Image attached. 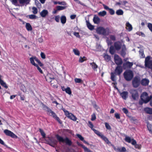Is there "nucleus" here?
Listing matches in <instances>:
<instances>
[{"mask_svg": "<svg viewBox=\"0 0 152 152\" xmlns=\"http://www.w3.org/2000/svg\"><path fill=\"white\" fill-rule=\"evenodd\" d=\"M109 11V12L111 15H113L115 13L114 11L112 9H110L108 10Z\"/></svg>", "mask_w": 152, "mask_h": 152, "instance_id": "obj_57", "label": "nucleus"}, {"mask_svg": "<svg viewBox=\"0 0 152 152\" xmlns=\"http://www.w3.org/2000/svg\"><path fill=\"white\" fill-rule=\"evenodd\" d=\"M76 136L81 140L82 141H83L84 140V138L81 135L79 134H77Z\"/></svg>", "mask_w": 152, "mask_h": 152, "instance_id": "obj_52", "label": "nucleus"}, {"mask_svg": "<svg viewBox=\"0 0 152 152\" xmlns=\"http://www.w3.org/2000/svg\"><path fill=\"white\" fill-rule=\"evenodd\" d=\"M37 69L39 70V72L41 74H42L43 73V71H42V70L41 69V68H40L38 65H37L36 66Z\"/></svg>", "mask_w": 152, "mask_h": 152, "instance_id": "obj_60", "label": "nucleus"}, {"mask_svg": "<svg viewBox=\"0 0 152 152\" xmlns=\"http://www.w3.org/2000/svg\"><path fill=\"white\" fill-rule=\"evenodd\" d=\"M114 45L115 49L118 51L119 50L122 46L121 43L119 42H115Z\"/></svg>", "mask_w": 152, "mask_h": 152, "instance_id": "obj_15", "label": "nucleus"}, {"mask_svg": "<svg viewBox=\"0 0 152 152\" xmlns=\"http://www.w3.org/2000/svg\"><path fill=\"white\" fill-rule=\"evenodd\" d=\"M65 91L66 93L68 94L69 95H70L72 94V91L71 90L70 88L69 87H67L66 88V90Z\"/></svg>", "mask_w": 152, "mask_h": 152, "instance_id": "obj_39", "label": "nucleus"}, {"mask_svg": "<svg viewBox=\"0 0 152 152\" xmlns=\"http://www.w3.org/2000/svg\"><path fill=\"white\" fill-rule=\"evenodd\" d=\"M0 143L1 144L4 145V146L6 147H7V146L5 145L4 142L0 138Z\"/></svg>", "mask_w": 152, "mask_h": 152, "instance_id": "obj_64", "label": "nucleus"}, {"mask_svg": "<svg viewBox=\"0 0 152 152\" xmlns=\"http://www.w3.org/2000/svg\"><path fill=\"white\" fill-rule=\"evenodd\" d=\"M73 51L75 55L77 56H79L80 53L77 50L74 49L73 50Z\"/></svg>", "mask_w": 152, "mask_h": 152, "instance_id": "obj_53", "label": "nucleus"}, {"mask_svg": "<svg viewBox=\"0 0 152 152\" xmlns=\"http://www.w3.org/2000/svg\"><path fill=\"white\" fill-rule=\"evenodd\" d=\"M133 65V63L132 62L127 61L123 64V67L125 69H129L131 68Z\"/></svg>", "mask_w": 152, "mask_h": 152, "instance_id": "obj_13", "label": "nucleus"}, {"mask_svg": "<svg viewBox=\"0 0 152 152\" xmlns=\"http://www.w3.org/2000/svg\"><path fill=\"white\" fill-rule=\"evenodd\" d=\"M123 72V68L121 66H117L114 72L115 75H120Z\"/></svg>", "mask_w": 152, "mask_h": 152, "instance_id": "obj_11", "label": "nucleus"}, {"mask_svg": "<svg viewBox=\"0 0 152 152\" xmlns=\"http://www.w3.org/2000/svg\"><path fill=\"white\" fill-rule=\"evenodd\" d=\"M116 13L118 15H123L124 12L121 10H119L116 11Z\"/></svg>", "mask_w": 152, "mask_h": 152, "instance_id": "obj_40", "label": "nucleus"}, {"mask_svg": "<svg viewBox=\"0 0 152 152\" xmlns=\"http://www.w3.org/2000/svg\"><path fill=\"white\" fill-rule=\"evenodd\" d=\"M48 11L46 10H44L40 12V15L43 18H45L48 14Z\"/></svg>", "mask_w": 152, "mask_h": 152, "instance_id": "obj_22", "label": "nucleus"}, {"mask_svg": "<svg viewBox=\"0 0 152 152\" xmlns=\"http://www.w3.org/2000/svg\"><path fill=\"white\" fill-rule=\"evenodd\" d=\"M152 98V96L151 95L148 96V93L146 92H143L141 96V100L143 101L145 103H147Z\"/></svg>", "mask_w": 152, "mask_h": 152, "instance_id": "obj_3", "label": "nucleus"}, {"mask_svg": "<svg viewBox=\"0 0 152 152\" xmlns=\"http://www.w3.org/2000/svg\"><path fill=\"white\" fill-rule=\"evenodd\" d=\"M144 110L147 114H152V108L149 107H146L144 108Z\"/></svg>", "mask_w": 152, "mask_h": 152, "instance_id": "obj_26", "label": "nucleus"}, {"mask_svg": "<svg viewBox=\"0 0 152 152\" xmlns=\"http://www.w3.org/2000/svg\"><path fill=\"white\" fill-rule=\"evenodd\" d=\"M50 78L51 80L50 82L51 85L54 87H56V85H55L54 83L55 82L56 83V80H55L54 78L53 77L52 78Z\"/></svg>", "mask_w": 152, "mask_h": 152, "instance_id": "obj_33", "label": "nucleus"}, {"mask_svg": "<svg viewBox=\"0 0 152 152\" xmlns=\"http://www.w3.org/2000/svg\"><path fill=\"white\" fill-rule=\"evenodd\" d=\"M34 59L35 61L38 63L40 66H43V64L41 63V62L37 58H34Z\"/></svg>", "mask_w": 152, "mask_h": 152, "instance_id": "obj_51", "label": "nucleus"}, {"mask_svg": "<svg viewBox=\"0 0 152 152\" xmlns=\"http://www.w3.org/2000/svg\"><path fill=\"white\" fill-rule=\"evenodd\" d=\"M122 110L123 112L126 114H127L128 113V111L126 108H123Z\"/></svg>", "mask_w": 152, "mask_h": 152, "instance_id": "obj_58", "label": "nucleus"}, {"mask_svg": "<svg viewBox=\"0 0 152 152\" xmlns=\"http://www.w3.org/2000/svg\"><path fill=\"white\" fill-rule=\"evenodd\" d=\"M93 20L94 23L95 24H98L100 22V18L96 15H94Z\"/></svg>", "mask_w": 152, "mask_h": 152, "instance_id": "obj_24", "label": "nucleus"}, {"mask_svg": "<svg viewBox=\"0 0 152 152\" xmlns=\"http://www.w3.org/2000/svg\"><path fill=\"white\" fill-rule=\"evenodd\" d=\"M109 29L107 28L105 29L102 27H99L96 29L97 33L99 34H102L103 35L107 34L108 33Z\"/></svg>", "mask_w": 152, "mask_h": 152, "instance_id": "obj_6", "label": "nucleus"}, {"mask_svg": "<svg viewBox=\"0 0 152 152\" xmlns=\"http://www.w3.org/2000/svg\"><path fill=\"white\" fill-rule=\"evenodd\" d=\"M4 133L7 136L11 137L12 138L16 139L18 136L10 130L8 129H5L4 131Z\"/></svg>", "mask_w": 152, "mask_h": 152, "instance_id": "obj_10", "label": "nucleus"}, {"mask_svg": "<svg viewBox=\"0 0 152 152\" xmlns=\"http://www.w3.org/2000/svg\"><path fill=\"white\" fill-rule=\"evenodd\" d=\"M115 117L117 119H120L121 118L120 114L118 113H115Z\"/></svg>", "mask_w": 152, "mask_h": 152, "instance_id": "obj_55", "label": "nucleus"}, {"mask_svg": "<svg viewBox=\"0 0 152 152\" xmlns=\"http://www.w3.org/2000/svg\"><path fill=\"white\" fill-rule=\"evenodd\" d=\"M141 79L138 76H135L132 81V85L133 87L135 88H137L141 83Z\"/></svg>", "mask_w": 152, "mask_h": 152, "instance_id": "obj_5", "label": "nucleus"}, {"mask_svg": "<svg viewBox=\"0 0 152 152\" xmlns=\"http://www.w3.org/2000/svg\"><path fill=\"white\" fill-rule=\"evenodd\" d=\"M126 28L129 31H130L132 29V25L128 22H127L126 24Z\"/></svg>", "mask_w": 152, "mask_h": 152, "instance_id": "obj_25", "label": "nucleus"}, {"mask_svg": "<svg viewBox=\"0 0 152 152\" xmlns=\"http://www.w3.org/2000/svg\"><path fill=\"white\" fill-rule=\"evenodd\" d=\"M151 58H145V64L146 66L151 69L152 68V61L150 60Z\"/></svg>", "mask_w": 152, "mask_h": 152, "instance_id": "obj_12", "label": "nucleus"}, {"mask_svg": "<svg viewBox=\"0 0 152 152\" xmlns=\"http://www.w3.org/2000/svg\"><path fill=\"white\" fill-rule=\"evenodd\" d=\"M87 60L86 58H80L79 61L80 62L82 63L86 61Z\"/></svg>", "mask_w": 152, "mask_h": 152, "instance_id": "obj_54", "label": "nucleus"}, {"mask_svg": "<svg viewBox=\"0 0 152 152\" xmlns=\"http://www.w3.org/2000/svg\"><path fill=\"white\" fill-rule=\"evenodd\" d=\"M77 144L79 146H80L84 149L85 152H93L91 150L88 149L86 147L80 143L78 142H77Z\"/></svg>", "mask_w": 152, "mask_h": 152, "instance_id": "obj_20", "label": "nucleus"}, {"mask_svg": "<svg viewBox=\"0 0 152 152\" xmlns=\"http://www.w3.org/2000/svg\"><path fill=\"white\" fill-rule=\"evenodd\" d=\"M26 27L27 30L28 31H31L32 30V27L29 23H26Z\"/></svg>", "mask_w": 152, "mask_h": 152, "instance_id": "obj_32", "label": "nucleus"}, {"mask_svg": "<svg viewBox=\"0 0 152 152\" xmlns=\"http://www.w3.org/2000/svg\"><path fill=\"white\" fill-rule=\"evenodd\" d=\"M63 110L64 113L65 115L68 118L74 121H76L77 120V118L72 113H69L68 111L64 109H63Z\"/></svg>", "mask_w": 152, "mask_h": 152, "instance_id": "obj_7", "label": "nucleus"}, {"mask_svg": "<svg viewBox=\"0 0 152 152\" xmlns=\"http://www.w3.org/2000/svg\"><path fill=\"white\" fill-rule=\"evenodd\" d=\"M61 22L63 24L65 23L66 21V17L65 16H62L61 18Z\"/></svg>", "mask_w": 152, "mask_h": 152, "instance_id": "obj_34", "label": "nucleus"}, {"mask_svg": "<svg viewBox=\"0 0 152 152\" xmlns=\"http://www.w3.org/2000/svg\"><path fill=\"white\" fill-rule=\"evenodd\" d=\"M55 20L57 22H59L60 16L59 15L56 16L55 17Z\"/></svg>", "mask_w": 152, "mask_h": 152, "instance_id": "obj_61", "label": "nucleus"}, {"mask_svg": "<svg viewBox=\"0 0 152 152\" xmlns=\"http://www.w3.org/2000/svg\"><path fill=\"white\" fill-rule=\"evenodd\" d=\"M95 134H97L99 137L101 138L103 135L99 131L96 130L95 129H93Z\"/></svg>", "mask_w": 152, "mask_h": 152, "instance_id": "obj_30", "label": "nucleus"}, {"mask_svg": "<svg viewBox=\"0 0 152 152\" xmlns=\"http://www.w3.org/2000/svg\"><path fill=\"white\" fill-rule=\"evenodd\" d=\"M124 79L127 81H131L134 77V73L130 69L126 70L123 73Z\"/></svg>", "mask_w": 152, "mask_h": 152, "instance_id": "obj_2", "label": "nucleus"}, {"mask_svg": "<svg viewBox=\"0 0 152 152\" xmlns=\"http://www.w3.org/2000/svg\"><path fill=\"white\" fill-rule=\"evenodd\" d=\"M0 84L3 87L5 88L6 89L8 88V87L6 83L4 82L3 80L0 82Z\"/></svg>", "mask_w": 152, "mask_h": 152, "instance_id": "obj_43", "label": "nucleus"}, {"mask_svg": "<svg viewBox=\"0 0 152 152\" xmlns=\"http://www.w3.org/2000/svg\"><path fill=\"white\" fill-rule=\"evenodd\" d=\"M75 82L76 83H81L83 82V81L80 78H75Z\"/></svg>", "mask_w": 152, "mask_h": 152, "instance_id": "obj_44", "label": "nucleus"}, {"mask_svg": "<svg viewBox=\"0 0 152 152\" xmlns=\"http://www.w3.org/2000/svg\"><path fill=\"white\" fill-rule=\"evenodd\" d=\"M90 65L91 66L92 68L94 71H97V69L98 68V66L94 62L91 63H90Z\"/></svg>", "mask_w": 152, "mask_h": 152, "instance_id": "obj_27", "label": "nucleus"}, {"mask_svg": "<svg viewBox=\"0 0 152 152\" xmlns=\"http://www.w3.org/2000/svg\"><path fill=\"white\" fill-rule=\"evenodd\" d=\"M58 4H59L62 5H65L66 4V3L64 2V1H62V2H58Z\"/></svg>", "mask_w": 152, "mask_h": 152, "instance_id": "obj_62", "label": "nucleus"}, {"mask_svg": "<svg viewBox=\"0 0 152 152\" xmlns=\"http://www.w3.org/2000/svg\"><path fill=\"white\" fill-rule=\"evenodd\" d=\"M49 141H47V143L51 146L54 147L58 143V142L56 140L54 139L53 137H47Z\"/></svg>", "mask_w": 152, "mask_h": 152, "instance_id": "obj_8", "label": "nucleus"}, {"mask_svg": "<svg viewBox=\"0 0 152 152\" xmlns=\"http://www.w3.org/2000/svg\"><path fill=\"white\" fill-rule=\"evenodd\" d=\"M114 74H115V73L113 72L111 73V79L113 81L116 82V79L115 78V76Z\"/></svg>", "mask_w": 152, "mask_h": 152, "instance_id": "obj_37", "label": "nucleus"}, {"mask_svg": "<svg viewBox=\"0 0 152 152\" xmlns=\"http://www.w3.org/2000/svg\"><path fill=\"white\" fill-rule=\"evenodd\" d=\"M149 81V80L146 79H143L141 82V83L142 86H146L148 84Z\"/></svg>", "mask_w": 152, "mask_h": 152, "instance_id": "obj_21", "label": "nucleus"}, {"mask_svg": "<svg viewBox=\"0 0 152 152\" xmlns=\"http://www.w3.org/2000/svg\"><path fill=\"white\" fill-rule=\"evenodd\" d=\"M118 92L120 93V96L123 99L126 100L128 98V92L124 91L121 93L120 91H119Z\"/></svg>", "mask_w": 152, "mask_h": 152, "instance_id": "obj_14", "label": "nucleus"}, {"mask_svg": "<svg viewBox=\"0 0 152 152\" xmlns=\"http://www.w3.org/2000/svg\"><path fill=\"white\" fill-rule=\"evenodd\" d=\"M131 144L132 145L134 146V147L140 150L141 148V145L140 144H137L136 141L135 140H133V141L132 142Z\"/></svg>", "mask_w": 152, "mask_h": 152, "instance_id": "obj_18", "label": "nucleus"}, {"mask_svg": "<svg viewBox=\"0 0 152 152\" xmlns=\"http://www.w3.org/2000/svg\"><path fill=\"white\" fill-rule=\"evenodd\" d=\"M114 61L116 65L120 66L123 63V61L121 58H114Z\"/></svg>", "mask_w": 152, "mask_h": 152, "instance_id": "obj_16", "label": "nucleus"}, {"mask_svg": "<svg viewBox=\"0 0 152 152\" xmlns=\"http://www.w3.org/2000/svg\"><path fill=\"white\" fill-rule=\"evenodd\" d=\"M74 34L78 38H80V36L79 35V34L78 32H74Z\"/></svg>", "mask_w": 152, "mask_h": 152, "instance_id": "obj_63", "label": "nucleus"}, {"mask_svg": "<svg viewBox=\"0 0 152 152\" xmlns=\"http://www.w3.org/2000/svg\"><path fill=\"white\" fill-rule=\"evenodd\" d=\"M88 126L89 127H90L91 129L93 130V129H94L93 128L94 127V125L93 124H92V122L90 121H88Z\"/></svg>", "mask_w": 152, "mask_h": 152, "instance_id": "obj_48", "label": "nucleus"}, {"mask_svg": "<svg viewBox=\"0 0 152 152\" xmlns=\"http://www.w3.org/2000/svg\"><path fill=\"white\" fill-rule=\"evenodd\" d=\"M48 109L47 111L49 113V114L50 115L52 116L55 120H56L60 124L62 123V121L59 119V118L58 117L55 113L49 107H47Z\"/></svg>", "mask_w": 152, "mask_h": 152, "instance_id": "obj_4", "label": "nucleus"}, {"mask_svg": "<svg viewBox=\"0 0 152 152\" xmlns=\"http://www.w3.org/2000/svg\"><path fill=\"white\" fill-rule=\"evenodd\" d=\"M39 131L42 136V138H45L46 137V134L43 130L42 129H39Z\"/></svg>", "mask_w": 152, "mask_h": 152, "instance_id": "obj_36", "label": "nucleus"}, {"mask_svg": "<svg viewBox=\"0 0 152 152\" xmlns=\"http://www.w3.org/2000/svg\"><path fill=\"white\" fill-rule=\"evenodd\" d=\"M50 99L53 101L52 103L53 104H56V105H58L59 104V103H58L56 101L54 100V97L51 95H50Z\"/></svg>", "mask_w": 152, "mask_h": 152, "instance_id": "obj_41", "label": "nucleus"}, {"mask_svg": "<svg viewBox=\"0 0 152 152\" xmlns=\"http://www.w3.org/2000/svg\"><path fill=\"white\" fill-rule=\"evenodd\" d=\"M125 140L129 143H132L133 141V140H134L133 138L131 139V138L128 136H126L125 139Z\"/></svg>", "mask_w": 152, "mask_h": 152, "instance_id": "obj_29", "label": "nucleus"}, {"mask_svg": "<svg viewBox=\"0 0 152 152\" xmlns=\"http://www.w3.org/2000/svg\"><path fill=\"white\" fill-rule=\"evenodd\" d=\"M30 0H19V3L22 5H26L29 3Z\"/></svg>", "mask_w": 152, "mask_h": 152, "instance_id": "obj_23", "label": "nucleus"}, {"mask_svg": "<svg viewBox=\"0 0 152 152\" xmlns=\"http://www.w3.org/2000/svg\"><path fill=\"white\" fill-rule=\"evenodd\" d=\"M57 10L59 11L65 9L66 8V7L58 6L56 7Z\"/></svg>", "mask_w": 152, "mask_h": 152, "instance_id": "obj_45", "label": "nucleus"}, {"mask_svg": "<svg viewBox=\"0 0 152 152\" xmlns=\"http://www.w3.org/2000/svg\"><path fill=\"white\" fill-rule=\"evenodd\" d=\"M130 93L133 100H136L138 98L139 95L136 89H132L130 91Z\"/></svg>", "mask_w": 152, "mask_h": 152, "instance_id": "obj_9", "label": "nucleus"}, {"mask_svg": "<svg viewBox=\"0 0 152 152\" xmlns=\"http://www.w3.org/2000/svg\"><path fill=\"white\" fill-rule=\"evenodd\" d=\"M96 118L95 115V114H93L91 115V120L92 121H94L96 120Z\"/></svg>", "mask_w": 152, "mask_h": 152, "instance_id": "obj_59", "label": "nucleus"}, {"mask_svg": "<svg viewBox=\"0 0 152 152\" xmlns=\"http://www.w3.org/2000/svg\"><path fill=\"white\" fill-rule=\"evenodd\" d=\"M115 49L113 46H111L109 48V52L112 55L114 54L115 52Z\"/></svg>", "mask_w": 152, "mask_h": 152, "instance_id": "obj_28", "label": "nucleus"}, {"mask_svg": "<svg viewBox=\"0 0 152 152\" xmlns=\"http://www.w3.org/2000/svg\"><path fill=\"white\" fill-rule=\"evenodd\" d=\"M87 25L88 28L91 30H92L94 28L93 26L89 22H87Z\"/></svg>", "mask_w": 152, "mask_h": 152, "instance_id": "obj_38", "label": "nucleus"}, {"mask_svg": "<svg viewBox=\"0 0 152 152\" xmlns=\"http://www.w3.org/2000/svg\"><path fill=\"white\" fill-rule=\"evenodd\" d=\"M148 27L150 29V30L152 32V24L151 23H149L148 24Z\"/></svg>", "mask_w": 152, "mask_h": 152, "instance_id": "obj_56", "label": "nucleus"}, {"mask_svg": "<svg viewBox=\"0 0 152 152\" xmlns=\"http://www.w3.org/2000/svg\"><path fill=\"white\" fill-rule=\"evenodd\" d=\"M56 136L57 140L60 143L65 142L66 145L69 146H71L72 144V140L67 137H66L64 139L63 137L58 134H56Z\"/></svg>", "mask_w": 152, "mask_h": 152, "instance_id": "obj_1", "label": "nucleus"}, {"mask_svg": "<svg viewBox=\"0 0 152 152\" xmlns=\"http://www.w3.org/2000/svg\"><path fill=\"white\" fill-rule=\"evenodd\" d=\"M106 12L105 11H103L98 13V15L101 16H104L106 15Z\"/></svg>", "mask_w": 152, "mask_h": 152, "instance_id": "obj_42", "label": "nucleus"}, {"mask_svg": "<svg viewBox=\"0 0 152 152\" xmlns=\"http://www.w3.org/2000/svg\"><path fill=\"white\" fill-rule=\"evenodd\" d=\"M28 17L30 19H34L37 18V17L34 15H28Z\"/></svg>", "mask_w": 152, "mask_h": 152, "instance_id": "obj_46", "label": "nucleus"}, {"mask_svg": "<svg viewBox=\"0 0 152 152\" xmlns=\"http://www.w3.org/2000/svg\"><path fill=\"white\" fill-rule=\"evenodd\" d=\"M104 124L105 125V127L107 129L110 130L111 129V128L110 126L108 123L105 122L104 123Z\"/></svg>", "mask_w": 152, "mask_h": 152, "instance_id": "obj_49", "label": "nucleus"}, {"mask_svg": "<svg viewBox=\"0 0 152 152\" xmlns=\"http://www.w3.org/2000/svg\"><path fill=\"white\" fill-rule=\"evenodd\" d=\"M139 52L140 55H141V56L142 57H145V55L144 53L143 50L142 49H140Z\"/></svg>", "mask_w": 152, "mask_h": 152, "instance_id": "obj_50", "label": "nucleus"}, {"mask_svg": "<svg viewBox=\"0 0 152 152\" xmlns=\"http://www.w3.org/2000/svg\"><path fill=\"white\" fill-rule=\"evenodd\" d=\"M101 138L104 140L107 144H109L111 143L110 142L108 138L104 135H103Z\"/></svg>", "mask_w": 152, "mask_h": 152, "instance_id": "obj_31", "label": "nucleus"}, {"mask_svg": "<svg viewBox=\"0 0 152 152\" xmlns=\"http://www.w3.org/2000/svg\"><path fill=\"white\" fill-rule=\"evenodd\" d=\"M126 48L125 46L124 45L122 46L121 50L120 52V54L121 56L123 57L125 56L126 53Z\"/></svg>", "mask_w": 152, "mask_h": 152, "instance_id": "obj_17", "label": "nucleus"}, {"mask_svg": "<svg viewBox=\"0 0 152 152\" xmlns=\"http://www.w3.org/2000/svg\"><path fill=\"white\" fill-rule=\"evenodd\" d=\"M34 58H30V60L31 63L34 66H36L37 64H36L34 62Z\"/></svg>", "mask_w": 152, "mask_h": 152, "instance_id": "obj_35", "label": "nucleus"}, {"mask_svg": "<svg viewBox=\"0 0 152 152\" xmlns=\"http://www.w3.org/2000/svg\"><path fill=\"white\" fill-rule=\"evenodd\" d=\"M33 10L32 12L34 14H36L37 13L38 10L35 7H33L32 8Z\"/></svg>", "mask_w": 152, "mask_h": 152, "instance_id": "obj_47", "label": "nucleus"}, {"mask_svg": "<svg viewBox=\"0 0 152 152\" xmlns=\"http://www.w3.org/2000/svg\"><path fill=\"white\" fill-rule=\"evenodd\" d=\"M114 149L115 151L118 152H126V149L125 147H122V148L118 147L117 148L114 147Z\"/></svg>", "mask_w": 152, "mask_h": 152, "instance_id": "obj_19", "label": "nucleus"}]
</instances>
